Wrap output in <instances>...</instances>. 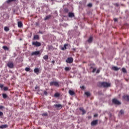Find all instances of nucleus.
<instances>
[{"mask_svg": "<svg viewBox=\"0 0 129 129\" xmlns=\"http://www.w3.org/2000/svg\"><path fill=\"white\" fill-rule=\"evenodd\" d=\"M98 85V86H99V87L107 88V87H110L111 84L110 83H107L106 82H99Z\"/></svg>", "mask_w": 129, "mask_h": 129, "instance_id": "obj_1", "label": "nucleus"}, {"mask_svg": "<svg viewBox=\"0 0 129 129\" xmlns=\"http://www.w3.org/2000/svg\"><path fill=\"white\" fill-rule=\"evenodd\" d=\"M50 86H55L56 87H59V83L57 81L51 82L50 83Z\"/></svg>", "mask_w": 129, "mask_h": 129, "instance_id": "obj_2", "label": "nucleus"}, {"mask_svg": "<svg viewBox=\"0 0 129 129\" xmlns=\"http://www.w3.org/2000/svg\"><path fill=\"white\" fill-rule=\"evenodd\" d=\"M112 101V103H113L114 104H116L117 105H120V104H121V103L115 98L113 99Z\"/></svg>", "mask_w": 129, "mask_h": 129, "instance_id": "obj_3", "label": "nucleus"}, {"mask_svg": "<svg viewBox=\"0 0 129 129\" xmlns=\"http://www.w3.org/2000/svg\"><path fill=\"white\" fill-rule=\"evenodd\" d=\"M32 44L33 46H35V47H40V46H41V43L38 41L32 42Z\"/></svg>", "mask_w": 129, "mask_h": 129, "instance_id": "obj_4", "label": "nucleus"}, {"mask_svg": "<svg viewBox=\"0 0 129 129\" xmlns=\"http://www.w3.org/2000/svg\"><path fill=\"white\" fill-rule=\"evenodd\" d=\"M66 62L67 63H69L70 64H71V63H72L73 62V57L68 58L66 60Z\"/></svg>", "mask_w": 129, "mask_h": 129, "instance_id": "obj_5", "label": "nucleus"}, {"mask_svg": "<svg viewBox=\"0 0 129 129\" xmlns=\"http://www.w3.org/2000/svg\"><path fill=\"white\" fill-rule=\"evenodd\" d=\"M40 54L39 51H36L32 52L31 54V56H37V55H39Z\"/></svg>", "mask_w": 129, "mask_h": 129, "instance_id": "obj_6", "label": "nucleus"}, {"mask_svg": "<svg viewBox=\"0 0 129 129\" xmlns=\"http://www.w3.org/2000/svg\"><path fill=\"white\" fill-rule=\"evenodd\" d=\"M7 66L9 68H14V63L12 62H8L7 63Z\"/></svg>", "mask_w": 129, "mask_h": 129, "instance_id": "obj_7", "label": "nucleus"}, {"mask_svg": "<svg viewBox=\"0 0 129 129\" xmlns=\"http://www.w3.org/2000/svg\"><path fill=\"white\" fill-rule=\"evenodd\" d=\"M98 123V120H95L92 121L91 122V125H96Z\"/></svg>", "mask_w": 129, "mask_h": 129, "instance_id": "obj_8", "label": "nucleus"}, {"mask_svg": "<svg viewBox=\"0 0 129 129\" xmlns=\"http://www.w3.org/2000/svg\"><path fill=\"white\" fill-rule=\"evenodd\" d=\"M123 98L124 100H126V101H129V95H124L123 96Z\"/></svg>", "mask_w": 129, "mask_h": 129, "instance_id": "obj_9", "label": "nucleus"}, {"mask_svg": "<svg viewBox=\"0 0 129 129\" xmlns=\"http://www.w3.org/2000/svg\"><path fill=\"white\" fill-rule=\"evenodd\" d=\"M68 46H69V44H64L63 47H61V50H62V51H64V50H66Z\"/></svg>", "mask_w": 129, "mask_h": 129, "instance_id": "obj_10", "label": "nucleus"}, {"mask_svg": "<svg viewBox=\"0 0 129 129\" xmlns=\"http://www.w3.org/2000/svg\"><path fill=\"white\" fill-rule=\"evenodd\" d=\"M75 17V15H74V13L72 12H69V18H74Z\"/></svg>", "mask_w": 129, "mask_h": 129, "instance_id": "obj_11", "label": "nucleus"}, {"mask_svg": "<svg viewBox=\"0 0 129 129\" xmlns=\"http://www.w3.org/2000/svg\"><path fill=\"white\" fill-rule=\"evenodd\" d=\"M69 93L70 95H72V96L73 95H75V92H74V91H72L71 90H70L69 91Z\"/></svg>", "mask_w": 129, "mask_h": 129, "instance_id": "obj_12", "label": "nucleus"}, {"mask_svg": "<svg viewBox=\"0 0 129 129\" xmlns=\"http://www.w3.org/2000/svg\"><path fill=\"white\" fill-rule=\"evenodd\" d=\"M54 106H55L56 108H60V109L62 108V105L60 104H54Z\"/></svg>", "mask_w": 129, "mask_h": 129, "instance_id": "obj_13", "label": "nucleus"}, {"mask_svg": "<svg viewBox=\"0 0 129 129\" xmlns=\"http://www.w3.org/2000/svg\"><path fill=\"white\" fill-rule=\"evenodd\" d=\"M39 68H35L34 70V73H36L37 75H39Z\"/></svg>", "mask_w": 129, "mask_h": 129, "instance_id": "obj_14", "label": "nucleus"}, {"mask_svg": "<svg viewBox=\"0 0 129 129\" xmlns=\"http://www.w3.org/2000/svg\"><path fill=\"white\" fill-rule=\"evenodd\" d=\"M18 28H22V27H23V23L22 22L19 21L18 22Z\"/></svg>", "mask_w": 129, "mask_h": 129, "instance_id": "obj_15", "label": "nucleus"}, {"mask_svg": "<svg viewBox=\"0 0 129 129\" xmlns=\"http://www.w3.org/2000/svg\"><path fill=\"white\" fill-rule=\"evenodd\" d=\"M33 40H40V37H39V35H34L33 37Z\"/></svg>", "mask_w": 129, "mask_h": 129, "instance_id": "obj_16", "label": "nucleus"}, {"mask_svg": "<svg viewBox=\"0 0 129 129\" xmlns=\"http://www.w3.org/2000/svg\"><path fill=\"white\" fill-rule=\"evenodd\" d=\"M8 127V124L1 125L0 128H7Z\"/></svg>", "mask_w": 129, "mask_h": 129, "instance_id": "obj_17", "label": "nucleus"}, {"mask_svg": "<svg viewBox=\"0 0 129 129\" xmlns=\"http://www.w3.org/2000/svg\"><path fill=\"white\" fill-rule=\"evenodd\" d=\"M93 40V37L92 36H90L88 40V43H91Z\"/></svg>", "mask_w": 129, "mask_h": 129, "instance_id": "obj_18", "label": "nucleus"}, {"mask_svg": "<svg viewBox=\"0 0 129 129\" xmlns=\"http://www.w3.org/2000/svg\"><path fill=\"white\" fill-rule=\"evenodd\" d=\"M17 0H7L6 1L7 4H11V3H14Z\"/></svg>", "mask_w": 129, "mask_h": 129, "instance_id": "obj_19", "label": "nucleus"}, {"mask_svg": "<svg viewBox=\"0 0 129 129\" xmlns=\"http://www.w3.org/2000/svg\"><path fill=\"white\" fill-rule=\"evenodd\" d=\"M4 31L5 32H9V31H10V28L8 27L5 26L4 27Z\"/></svg>", "mask_w": 129, "mask_h": 129, "instance_id": "obj_20", "label": "nucleus"}, {"mask_svg": "<svg viewBox=\"0 0 129 129\" xmlns=\"http://www.w3.org/2000/svg\"><path fill=\"white\" fill-rule=\"evenodd\" d=\"M112 69L113 70H114V71H118V70H119V68L116 67H113Z\"/></svg>", "mask_w": 129, "mask_h": 129, "instance_id": "obj_21", "label": "nucleus"}, {"mask_svg": "<svg viewBox=\"0 0 129 129\" xmlns=\"http://www.w3.org/2000/svg\"><path fill=\"white\" fill-rule=\"evenodd\" d=\"M3 48L5 51H9V47H8V46H3Z\"/></svg>", "mask_w": 129, "mask_h": 129, "instance_id": "obj_22", "label": "nucleus"}, {"mask_svg": "<svg viewBox=\"0 0 129 129\" xmlns=\"http://www.w3.org/2000/svg\"><path fill=\"white\" fill-rule=\"evenodd\" d=\"M85 95H86V96H87L88 97V96H90V95H91L90 92H86L85 93Z\"/></svg>", "mask_w": 129, "mask_h": 129, "instance_id": "obj_23", "label": "nucleus"}, {"mask_svg": "<svg viewBox=\"0 0 129 129\" xmlns=\"http://www.w3.org/2000/svg\"><path fill=\"white\" fill-rule=\"evenodd\" d=\"M43 58L44 60H48V59H49V56L47 55H45L43 56Z\"/></svg>", "mask_w": 129, "mask_h": 129, "instance_id": "obj_24", "label": "nucleus"}, {"mask_svg": "<svg viewBox=\"0 0 129 129\" xmlns=\"http://www.w3.org/2000/svg\"><path fill=\"white\" fill-rule=\"evenodd\" d=\"M60 96V94L59 93H55L54 94V97H59Z\"/></svg>", "mask_w": 129, "mask_h": 129, "instance_id": "obj_25", "label": "nucleus"}, {"mask_svg": "<svg viewBox=\"0 0 129 129\" xmlns=\"http://www.w3.org/2000/svg\"><path fill=\"white\" fill-rule=\"evenodd\" d=\"M71 70V68H69V67H66L64 68V70L65 71H69Z\"/></svg>", "mask_w": 129, "mask_h": 129, "instance_id": "obj_26", "label": "nucleus"}, {"mask_svg": "<svg viewBox=\"0 0 129 129\" xmlns=\"http://www.w3.org/2000/svg\"><path fill=\"white\" fill-rule=\"evenodd\" d=\"M50 18H51V15L47 16L45 17V20L47 21V20H49V19Z\"/></svg>", "mask_w": 129, "mask_h": 129, "instance_id": "obj_27", "label": "nucleus"}, {"mask_svg": "<svg viewBox=\"0 0 129 129\" xmlns=\"http://www.w3.org/2000/svg\"><path fill=\"white\" fill-rule=\"evenodd\" d=\"M81 111L83 112V114H85L86 113V111L85 110L83 109V108H81Z\"/></svg>", "mask_w": 129, "mask_h": 129, "instance_id": "obj_28", "label": "nucleus"}, {"mask_svg": "<svg viewBox=\"0 0 129 129\" xmlns=\"http://www.w3.org/2000/svg\"><path fill=\"white\" fill-rule=\"evenodd\" d=\"M25 70L26 71V72H29V71L31 70V69L30 68H26Z\"/></svg>", "mask_w": 129, "mask_h": 129, "instance_id": "obj_29", "label": "nucleus"}, {"mask_svg": "<svg viewBox=\"0 0 129 129\" xmlns=\"http://www.w3.org/2000/svg\"><path fill=\"white\" fill-rule=\"evenodd\" d=\"M3 98H7V97H8V95H7V94H3Z\"/></svg>", "mask_w": 129, "mask_h": 129, "instance_id": "obj_30", "label": "nucleus"}, {"mask_svg": "<svg viewBox=\"0 0 129 129\" xmlns=\"http://www.w3.org/2000/svg\"><path fill=\"white\" fill-rule=\"evenodd\" d=\"M4 91H7L9 90V88H8V87H4Z\"/></svg>", "mask_w": 129, "mask_h": 129, "instance_id": "obj_31", "label": "nucleus"}, {"mask_svg": "<svg viewBox=\"0 0 129 129\" xmlns=\"http://www.w3.org/2000/svg\"><path fill=\"white\" fill-rule=\"evenodd\" d=\"M64 13H68L69 12V10H68V9H67V8H66L64 10Z\"/></svg>", "mask_w": 129, "mask_h": 129, "instance_id": "obj_32", "label": "nucleus"}, {"mask_svg": "<svg viewBox=\"0 0 129 129\" xmlns=\"http://www.w3.org/2000/svg\"><path fill=\"white\" fill-rule=\"evenodd\" d=\"M122 72H123L124 73H126V70H125V68H122Z\"/></svg>", "mask_w": 129, "mask_h": 129, "instance_id": "obj_33", "label": "nucleus"}, {"mask_svg": "<svg viewBox=\"0 0 129 129\" xmlns=\"http://www.w3.org/2000/svg\"><path fill=\"white\" fill-rule=\"evenodd\" d=\"M87 6H88V7L89 8H91V7H92V4L90 3V4H88Z\"/></svg>", "mask_w": 129, "mask_h": 129, "instance_id": "obj_34", "label": "nucleus"}, {"mask_svg": "<svg viewBox=\"0 0 129 129\" xmlns=\"http://www.w3.org/2000/svg\"><path fill=\"white\" fill-rule=\"evenodd\" d=\"M43 93H44V95H48V92H47V91H44Z\"/></svg>", "mask_w": 129, "mask_h": 129, "instance_id": "obj_35", "label": "nucleus"}, {"mask_svg": "<svg viewBox=\"0 0 129 129\" xmlns=\"http://www.w3.org/2000/svg\"><path fill=\"white\" fill-rule=\"evenodd\" d=\"M42 115L43 116H47V115H48V114L47 113H44L42 114Z\"/></svg>", "mask_w": 129, "mask_h": 129, "instance_id": "obj_36", "label": "nucleus"}, {"mask_svg": "<svg viewBox=\"0 0 129 129\" xmlns=\"http://www.w3.org/2000/svg\"><path fill=\"white\" fill-rule=\"evenodd\" d=\"M120 113L121 114H123V113H124L123 110H121L120 111Z\"/></svg>", "mask_w": 129, "mask_h": 129, "instance_id": "obj_37", "label": "nucleus"}, {"mask_svg": "<svg viewBox=\"0 0 129 129\" xmlns=\"http://www.w3.org/2000/svg\"><path fill=\"white\" fill-rule=\"evenodd\" d=\"M0 88H1V89L4 88V85H3V84H0Z\"/></svg>", "mask_w": 129, "mask_h": 129, "instance_id": "obj_38", "label": "nucleus"}, {"mask_svg": "<svg viewBox=\"0 0 129 129\" xmlns=\"http://www.w3.org/2000/svg\"><path fill=\"white\" fill-rule=\"evenodd\" d=\"M2 115H4V113H3L2 111H0V116H2Z\"/></svg>", "mask_w": 129, "mask_h": 129, "instance_id": "obj_39", "label": "nucleus"}, {"mask_svg": "<svg viewBox=\"0 0 129 129\" xmlns=\"http://www.w3.org/2000/svg\"><path fill=\"white\" fill-rule=\"evenodd\" d=\"M5 107L4 106L0 105V109H3V108H4Z\"/></svg>", "mask_w": 129, "mask_h": 129, "instance_id": "obj_40", "label": "nucleus"}, {"mask_svg": "<svg viewBox=\"0 0 129 129\" xmlns=\"http://www.w3.org/2000/svg\"><path fill=\"white\" fill-rule=\"evenodd\" d=\"M95 71H96V69H93L92 72L93 73H94V72H95Z\"/></svg>", "mask_w": 129, "mask_h": 129, "instance_id": "obj_41", "label": "nucleus"}, {"mask_svg": "<svg viewBox=\"0 0 129 129\" xmlns=\"http://www.w3.org/2000/svg\"><path fill=\"white\" fill-rule=\"evenodd\" d=\"M97 116H98V115L97 114H95L94 115V117H97Z\"/></svg>", "mask_w": 129, "mask_h": 129, "instance_id": "obj_42", "label": "nucleus"}, {"mask_svg": "<svg viewBox=\"0 0 129 129\" xmlns=\"http://www.w3.org/2000/svg\"><path fill=\"white\" fill-rule=\"evenodd\" d=\"M99 72H100V70H97V72H96V73L98 74V73H99Z\"/></svg>", "mask_w": 129, "mask_h": 129, "instance_id": "obj_43", "label": "nucleus"}, {"mask_svg": "<svg viewBox=\"0 0 129 129\" xmlns=\"http://www.w3.org/2000/svg\"><path fill=\"white\" fill-rule=\"evenodd\" d=\"M114 6H116V7H118L119 5L117 3H116L114 4Z\"/></svg>", "mask_w": 129, "mask_h": 129, "instance_id": "obj_44", "label": "nucleus"}, {"mask_svg": "<svg viewBox=\"0 0 129 129\" xmlns=\"http://www.w3.org/2000/svg\"><path fill=\"white\" fill-rule=\"evenodd\" d=\"M114 22H117V19H116V18H114Z\"/></svg>", "mask_w": 129, "mask_h": 129, "instance_id": "obj_45", "label": "nucleus"}, {"mask_svg": "<svg viewBox=\"0 0 129 129\" xmlns=\"http://www.w3.org/2000/svg\"><path fill=\"white\" fill-rule=\"evenodd\" d=\"M85 88V87H84V86L81 87V89H84Z\"/></svg>", "mask_w": 129, "mask_h": 129, "instance_id": "obj_46", "label": "nucleus"}, {"mask_svg": "<svg viewBox=\"0 0 129 129\" xmlns=\"http://www.w3.org/2000/svg\"><path fill=\"white\" fill-rule=\"evenodd\" d=\"M51 63H52L53 64H54V63H55V60H52V61H51Z\"/></svg>", "mask_w": 129, "mask_h": 129, "instance_id": "obj_47", "label": "nucleus"}, {"mask_svg": "<svg viewBox=\"0 0 129 129\" xmlns=\"http://www.w3.org/2000/svg\"><path fill=\"white\" fill-rule=\"evenodd\" d=\"M80 110H81V108H80Z\"/></svg>", "mask_w": 129, "mask_h": 129, "instance_id": "obj_48", "label": "nucleus"}, {"mask_svg": "<svg viewBox=\"0 0 129 129\" xmlns=\"http://www.w3.org/2000/svg\"><path fill=\"white\" fill-rule=\"evenodd\" d=\"M35 89H37V87H35Z\"/></svg>", "mask_w": 129, "mask_h": 129, "instance_id": "obj_49", "label": "nucleus"}, {"mask_svg": "<svg viewBox=\"0 0 129 129\" xmlns=\"http://www.w3.org/2000/svg\"><path fill=\"white\" fill-rule=\"evenodd\" d=\"M83 63H85V62H83Z\"/></svg>", "mask_w": 129, "mask_h": 129, "instance_id": "obj_50", "label": "nucleus"}, {"mask_svg": "<svg viewBox=\"0 0 129 129\" xmlns=\"http://www.w3.org/2000/svg\"><path fill=\"white\" fill-rule=\"evenodd\" d=\"M91 68H92V67H91Z\"/></svg>", "mask_w": 129, "mask_h": 129, "instance_id": "obj_51", "label": "nucleus"}]
</instances>
